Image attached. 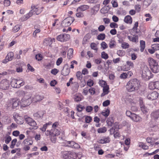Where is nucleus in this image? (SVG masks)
<instances>
[{
  "mask_svg": "<svg viewBox=\"0 0 159 159\" xmlns=\"http://www.w3.org/2000/svg\"><path fill=\"white\" fill-rule=\"evenodd\" d=\"M121 47L123 49L128 48L129 47V45L128 43L123 42L121 44Z\"/></svg>",
  "mask_w": 159,
  "mask_h": 159,
  "instance_id": "nucleus-43",
  "label": "nucleus"
},
{
  "mask_svg": "<svg viewBox=\"0 0 159 159\" xmlns=\"http://www.w3.org/2000/svg\"><path fill=\"white\" fill-rule=\"evenodd\" d=\"M70 71L69 68L64 67L61 71V74L63 75H67L70 73Z\"/></svg>",
  "mask_w": 159,
  "mask_h": 159,
  "instance_id": "nucleus-25",
  "label": "nucleus"
},
{
  "mask_svg": "<svg viewBox=\"0 0 159 159\" xmlns=\"http://www.w3.org/2000/svg\"><path fill=\"white\" fill-rule=\"evenodd\" d=\"M74 17H68L65 19L61 22V25L63 27H67L69 26L74 21Z\"/></svg>",
  "mask_w": 159,
  "mask_h": 159,
  "instance_id": "nucleus-6",
  "label": "nucleus"
},
{
  "mask_svg": "<svg viewBox=\"0 0 159 159\" xmlns=\"http://www.w3.org/2000/svg\"><path fill=\"white\" fill-rule=\"evenodd\" d=\"M152 49L155 50H159V44H154L152 45Z\"/></svg>",
  "mask_w": 159,
  "mask_h": 159,
  "instance_id": "nucleus-50",
  "label": "nucleus"
},
{
  "mask_svg": "<svg viewBox=\"0 0 159 159\" xmlns=\"http://www.w3.org/2000/svg\"><path fill=\"white\" fill-rule=\"evenodd\" d=\"M150 71L149 70L147 69L146 70H143V76L144 77L149 76L150 74Z\"/></svg>",
  "mask_w": 159,
  "mask_h": 159,
  "instance_id": "nucleus-35",
  "label": "nucleus"
},
{
  "mask_svg": "<svg viewBox=\"0 0 159 159\" xmlns=\"http://www.w3.org/2000/svg\"><path fill=\"white\" fill-rule=\"evenodd\" d=\"M82 73L80 71H78L76 73V76L78 79L79 80H81L82 79L83 76Z\"/></svg>",
  "mask_w": 159,
  "mask_h": 159,
  "instance_id": "nucleus-38",
  "label": "nucleus"
},
{
  "mask_svg": "<svg viewBox=\"0 0 159 159\" xmlns=\"http://www.w3.org/2000/svg\"><path fill=\"white\" fill-rule=\"evenodd\" d=\"M124 21L126 23L131 24L132 23V18L130 16L128 15L125 17Z\"/></svg>",
  "mask_w": 159,
  "mask_h": 159,
  "instance_id": "nucleus-24",
  "label": "nucleus"
},
{
  "mask_svg": "<svg viewBox=\"0 0 159 159\" xmlns=\"http://www.w3.org/2000/svg\"><path fill=\"white\" fill-rule=\"evenodd\" d=\"M92 120V118L90 116H87L85 118V122L87 123H89Z\"/></svg>",
  "mask_w": 159,
  "mask_h": 159,
  "instance_id": "nucleus-54",
  "label": "nucleus"
},
{
  "mask_svg": "<svg viewBox=\"0 0 159 159\" xmlns=\"http://www.w3.org/2000/svg\"><path fill=\"white\" fill-rule=\"evenodd\" d=\"M34 14L32 10H31L27 14L21 18V19L22 21L26 20L29 18L32 15Z\"/></svg>",
  "mask_w": 159,
  "mask_h": 159,
  "instance_id": "nucleus-18",
  "label": "nucleus"
},
{
  "mask_svg": "<svg viewBox=\"0 0 159 159\" xmlns=\"http://www.w3.org/2000/svg\"><path fill=\"white\" fill-rule=\"evenodd\" d=\"M60 133V131L56 128L52 129L50 130H47L45 132L47 136H57L59 135Z\"/></svg>",
  "mask_w": 159,
  "mask_h": 159,
  "instance_id": "nucleus-7",
  "label": "nucleus"
},
{
  "mask_svg": "<svg viewBox=\"0 0 159 159\" xmlns=\"http://www.w3.org/2000/svg\"><path fill=\"white\" fill-rule=\"evenodd\" d=\"M67 143L68 144V146L71 148H77L80 147L78 144L75 143L73 141H68Z\"/></svg>",
  "mask_w": 159,
  "mask_h": 159,
  "instance_id": "nucleus-15",
  "label": "nucleus"
},
{
  "mask_svg": "<svg viewBox=\"0 0 159 159\" xmlns=\"http://www.w3.org/2000/svg\"><path fill=\"white\" fill-rule=\"evenodd\" d=\"M89 6L88 5H84L79 7L76 10V11H84L89 9Z\"/></svg>",
  "mask_w": 159,
  "mask_h": 159,
  "instance_id": "nucleus-16",
  "label": "nucleus"
},
{
  "mask_svg": "<svg viewBox=\"0 0 159 159\" xmlns=\"http://www.w3.org/2000/svg\"><path fill=\"white\" fill-rule=\"evenodd\" d=\"M105 29V27L102 25H101L98 27V30L100 32L103 31Z\"/></svg>",
  "mask_w": 159,
  "mask_h": 159,
  "instance_id": "nucleus-64",
  "label": "nucleus"
},
{
  "mask_svg": "<svg viewBox=\"0 0 159 159\" xmlns=\"http://www.w3.org/2000/svg\"><path fill=\"white\" fill-rule=\"evenodd\" d=\"M110 141V138L108 136H103L98 141V142L101 144L108 143Z\"/></svg>",
  "mask_w": 159,
  "mask_h": 159,
  "instance_id": "nucleus-14",
  "label": "nucleus"
},
{
  "mask_svg": "<svg viewBox=\"0 0 159 159\" xmlns=\"http://www.w3.org/2000/svg\"><path fill=\"white\" fill-rule=\"evenodd\" d=\"M108 6H105L103 7L100 10L101 12L103 14L107 13L108 11V9H107Z\"/></svg>",
  "mask_w": 159,
  "mask_h": 159,
  "instance_id": "nucleus-33",
  "label": "nucleus"
},
{
  "mask_svg": "<svg viewBox=\"0 0 159 159\" xmlns=\"http://www.w3.org/2000/svg\"><path fill=\"white\" fill-rule=\"evenodd\" d=\"M107 122L109 126H111L113 124L114 120L112 117H109L107 119Z\"/></svg>",
  "mask_w": 159,
  "mask_h": 159,
  "instance_id": "nucleus-30",
  "label": "nucleus"
},
{
  "mask_svg": "<svg viewBox=\"0 0 159 159\" xmlns=\"http://www.w3.org/2000/svg\"><path fill=\"white\" fill-rule=\"evenodd\" d=\"M9 87V82L7 79L2 80L0 83V89L3 90H7Z\"/></svg>",
  "mask_w": 159,
  "mask_h": 159,
  "instance_id": "nucleus-8",
  "label": "nucleus"
},
{
  "mask_svg": "<svg viewBox=\"0 0 159 159\" xmlns=\"http://www.w3.org/2000/svg\"><path fill=\"white\" fill-rule=\"evenodd\" d=\"M78 12L76 14V16L78 18H82L84 16L83 13L80 11H77Z\"/></svg>",
  "mask_w": 159,
  "mask_h": 159,
  "instance_id": "nucleus-39",
  "label": "nucleus"
},
{
  "mask_svg": "<svg viewBox=\"0 0 159 159\" xmlns=\"http://www.w3.org/2000/svg\"><path fill=\"white\" fill-rule=\"evenodd\" d=\"M33 102L32 98L30 95H25L21 100L20 102L21 106L25 107L29 106Z\"/></svg>",
  "mask_w": 159,
  "mask_h": 159,
  "instance_id": "nucleus-3",
  "label": "nucleus"
},
{
  "mask_svg": "<svg viewBox=\"0 0 159 159\" xmlns=\"http://www.w3.org/2000/svg\"><path fill=\"white\" fill-rule=\"evenodd\" d=\"M13 117L14 120L18 124H21L23 122L21 120L22 117L19 116L18 114L16 113H14L13 114Z\"/></svg>",
  "mask_w": 159,
  "mask_h": 159,
  "instance_id": "nucleus-12",
  "label": "nucleus"
},
{
  "mask_svg": "<svg viewBox=\"0 0 159 159\" xmlns=\"http://www.w3.org/2000/svg\"><path fill=\"white\" fill-rule=\"evenodd\" d=\"M62 157L64 159H80V158L75 152L71 151H66L62 153Z\"/></svg>",
  "mask_w": 159,
  "mask_h": 159,
  "instance_id": "nucleus-2",
  "label": "nucleus"
},
{
  "mask_svg": "<svg viewBox=\"0 0 159 159\" xmlns=\"http://www.w3.org/2000/svg\"><path fill=\"white\" fill-rule=\"evenodd\" d=\"M103 91L104 93H106L108 94L109 92V87L108 85L106 86L105 87H103Z\"/></svg>",
  "mask_w": 159,
  "mask_h": 159,
  "instance_id": "nucleus-49",
  "label": "nucleus"
},
{
  "mask_svg": "<svg viewBox=\"0 0 159 159\" xmlns=\"http://www.w3.org/2000/svg\"><path fill=\"white\" fill-rule=\"evenodd\" d=\"M110 104V101L109 100H107L103 102L102 105L103 106L106 107L109 105Z\"/></svg>",
  "mask_w": 159,
  "mask_h": 159,
  "instance_id": "nucleus-61",
  "label": "nucleus"
},
{
  "mask_svg": "<svg viewBox=\"0 0 159 159\" xmlns=\"http://www.w3.org/2000/svg\"><path fill=\"white\" fill-rule=\"evenodd\" d=\"M85 107L84 106H81L80 105L77 106V110L79 112H81L83 109H84Z\"/></svg>",
  "mask_w": 159,
  "mask_h": 159,
  "instance_id": "nucleus-57",
  "label": "nucleus"
},
{
  "mask_svg": "<svg viewBox=\"0 0 159 159\" xmlns=\"http://www.w3.org/2000/svg\"><path fill=\"white\" fill-rule=\"evenodd\" d=\"M14 55L13 52H10L7 54V57H8L9 58L8 59L9 60L11 61L12 60L13 58Z\"/></svg>",
  "mask_w": 159,
  "mask_h": 159,
  "instance_id": "nucleus-37",
  "label": "nucleus"
},
{
  "mask_svg": "<svg viewBox=\"0 0 159 159\" xmlns=\"http://www.w3.org/2000/svg\"><path fill=\"white\" fill-rule=\"evenodd\" d=\"M140 85L139 81L136 79L130 80L127 84L126 88L129 92H132L137 90Z\"/></svg>",
  "mask_w": 159,
  "mask_h": 159,
  "instance_id": "nucleus-1",
  "label": "nucleus"
},
{
  "mask_svg": "<svg viewBox=\"0 0 159 159\" xmlns=\"http://www.w3.org/2000/svg\"><path fill=\"white\" fill-rule=\"evenodd\" d=\"M70 36L69 34H61L57 37V39L61 42H64L69 40Z\"/></svg>",
  "mask_w": 159,
  "mask_h": 159,
  "instance_id": "nucleus-9",
  "label": "nucleus"
},
{
  "mask_svg": "<svg viewBox=\"0 0 159 159\" xmlns=\"http://www.w3.org/2000/svg\"><path fill=\"white\" fill-rule=\"evenodd\" d=\"M19 105H21L19 100L17 99H11L8 101L7 103V106L8 107H11L13 109L16 108Z\"/></svg>",
  "mask_w": 159,
  "mask_h": 159,
  "instance_id": "nucleus-4",
  "label": "nucleus"
},
{
  "mask_svg": "<svg viewBox=\"0 0 159 159\" xmlns=\"http://www.w3.org/2000/svg\"><path fill=\"white\" fill-rule=\"evenodd\" d=\"M79 86L78 84L76 82L73 84L72 86V89L75 91H77L78 89Z\"/></svg>",
  "mask_w": 159,
  "mask_h": 159,
  "instance_id": "nucleus-41",
  "label": "nucleus"
},
{
  "mask_svg": "<svg viewBox=\"0 0 159 159\" xmlns=\"http://www.w3.org/2000/svg\"><path fill=\"white\" fill-rule=\"evenodd\" d=\"M24 82L20 80L12 79L11 82V85L14 88H19L24 84Z\"/></svg>",
  "mask_w": 159,
  "mask_h": 159,
  "instance_id": "nucleus-5",
  "label": "nucleus"
},
{
  "mask_svg": "<svg viewBox=\"0 0 159 159\" xmlns=\"http://www.w3.org/2000/svg\"><path fill=\"white\" fill-rule=\"evenodd\" d=\"M53 41H55L54 38H48L44 40V43H45L47 45L51 46Z\"/></svg>",
  "mask_w": 159,
  "mask_h": 159,
  "instance_id": "nucleus-20",
  "label": "nucleus"
},
{
  "mask_svg": "<svg viewBox=\"0 0 159 159\" xmlns=\"http://www.w3.org/2000/svg\"><path fill=\"white\" fill-rule=\"evenodd\" d=\"M140 51L141 52H143L145 47V41L143 40H141L140 41Z\"/></svg>",
  "mask_w": 159,
  "mask_h": 159,
  "instance_id": "nucleus-31",
  "label": "nucleus"
},
{
  "mask_svg": "<svg viewBox=\"0 0 159 159\" xmlns=\"http://www.w3.org/2000/svg\"><path fill=\"white\" fill-rule=\"evenodd\" d=\"M5 138V142L7 144L9 143L11 140V137L10 136H6Z\"/></svg>",
  "mask_w": 159,
  "mask_h": 159,
  "instance_id": "nucleus-51",
  "label": "nucleus"
},
{
  "mask_svg": "<svg viewBox=\"0 0 159 159\" xmlns=\"http://www.w3.org/2000/svg\"><path fill=\"white\" fill-rule=\"evenodd\" d=\"M106 35L104 34L101 33L99 34L97 37V39L99 40H103L105 38Z\"/></svg>",
  "mask_w": 159,
  "mask_h": 159,
  "instance_id": "nucleus-34",
  "label": "nucleus"
},
{
  "mask_svg": "<svg viewBox=\"0 0 159 159\" xmlns=\"http://www.w3.org/2000/svg\"><path fill=\"white\" fill-rule=\"evenodd\" d=\"M44 112L43 111H39L34 114V117L37 118L42 117L43 115Z\"/></svg>",
  "mask_w": 159,
  "mask_h": 159,
  "instance_id": "nucleus-26",
  "label": "nucleus"
},
{
  "mask_svg": "<svg viewBox=\"0 0 159 159\" xmlns=\"http://www.w3.org/2000/svg\"><path fill=\"white\" fill-rule=\"evenodd\" d=\"M11 3L10 1L9 0H5L4 1V4L5 6H9Z\"/></svg>",
  "mask_w": 159,
  "mask_h": 159,
  "instance_id": "nucleus-63",
  "label": "nucleus"
},
{
  "mask_svg": "<svg viewBox=\"0 0 159 159\" xmlns=\"http://www.w3.org/2000/svg\"><path fill=\"white\" fill-rule=\"evenodd\" d=\"M106 128L105 127L100 128L98 129V132L99 133H104L106 132Z\"/></svg>",
  "mask_w": 159,
  "mask_h": 159,
  "instance_id": "nucleus-40",
  "label": "nucleus"
},
{
  "mask_svg": "<svg viewBox=\"0 0 159 159\" xmlns=\"http://www.w3.org/2000/svg\"><path fill=\"white\" fill-rule=\"evenodd\" d=\"M110 26L111 28H117L118 26L117 24L114 22L111 23L110 24Z\"/></svg>",
  "mask_w": 159,
  "mask_h": 159,
  "instance_id": "nucleus-62",
  "label": "nucleus"
},
{
  "mask_svg": "<svg viewBox=\"0 0 159 159\" xmlns=\"http://www.w3.org/2000/svg\"><path fill=\"white\" fill-rule=\"evenodd\" d=\"M25 119L26 121L28 124L34 127L33 128L37 129L38 128L36 122L32 118L29 117L25 118Z\"/></svg>",
  "mask_w": 159,
  "mask_h": 159,
  "instance_id": "nucleus-10",
  "label": "nucleus"
},
{
  "mask_svg": "<svg viewBox=\"0 0 159 159\" xmlns=\"http://www.w3.org/2000/svg\"><path fill=\"white\" fill-rule=\"evenodd\" d=\"M101 47L102 48L104 49L107 48L108 47L107 44L105 42H102L101 43Z\"/></svg>",
  "mask_w": 159,
  "mask_h": 159,
  "instance_id": "nucleus-55",
  "label": "nucleus"
},
{
  "mask_svg": "<svg viewBox=\"0 0 159 159\" xmlns=\"http://www.w3.org/2000/svg\"><path fill=\"white\" fill-rule=\"evenodd\" d=\"M116 46V42L114 39H111L109 44V46L111 48H113Z\"/></svg>",
  "mask_w": 159,
  "mask_h": 159,
  "instance_id": "nucleus-32",
  "label": "nucleus"
},
{
  "mask_svg": "<svg viewBox=\"0 0 159 159\" xmlns=\"http://www.w3.org/2000/svg\"><path fill=\"white\" fill-rule=\"evenodd\" d=\"M20 29V25H17L15 26L12 30V32L15 33L17 32Z\"/></svg>",
  "mask_w": 159,
  "mask_h": 159,
  "instance_id": "nucleus-44",
  "label": "nucleus"
},
{
  "mask_svg": "<svg viewBox=\"0 0 159 159\" xmlns=\"http://www.w3.org/2000/svg\"><path fill=\"white\" fill-rule=\"evenodd\" d=\"M132 120L135 122H140L142 118L139 116L133 113L132 115L131 118Z\"/></svg>",
  "mask_w": 159,
  "mask_h": 159,
  "instance_id": "nucleus-19",
  "label": "nucleus"
},
{
  "mask_svg": "<svg viewBox=\"0 0 159 159\" xmlns=\"http://www.w3.org/2000/svg\"><path fill=\"white\" fill-rule=\"evenodd\" d=\"M35 57L36 59L39 61L41 60L43 58L42 56L40 54H38L36 55Z\"/></svg>",
  "mask_w": 159,
  "mask_h": 159,
  "instance_id": "nucleus-52",
  "label": "nucleus"
},
{
  "mask_svg": "<svg viewBox=\"0 0 159 159\" xmlns=\"http://www.w3.org/2000/svg\"><path fill=\"white\" fill-rule=\"evenodd\" d=\"M117 55L120 57H122L124 55L125 53L124 51L122 50L118 51L117 52Z\"/></svg>",
  "mask_w": 159,
  "mask_h": 159,
  "instance_id": "nucleus-53",
  "label": "nucleus"
},
{
  "mask_svg": "<svg viewBox=\"0 0 159 159\" xmlns=\"http://www.w3.org/2000/svg\"><path fill=\"white\" fill-rule=\"evenodd\" d=\"M110 111L109 109H107L102 112V114L105 117H107L109 115Z\"/></svg>",
  "mask_w": 159,
  "mask_h": 159,
  "instance_id": "nucleus-29",
  "label": "nucleus"
},
{
  "mask_svg": "<svg viewBox=\"0 0 159 159\" xmlns=\"http://www.w3.org/2000/svg\"><path fill=\"white\" fill-rule=\"evenodd\" d=\"M151 117L154 120L158 118L159 117V110L152 112L151 114Z\"/></svg>",
  "mask_w": 159,
  "mask_h": 159,
  "instance_id": "nucleus-22",
  "label": "nucleus"
},
{
  "mask_svg": "<svg viewBox=\"0 0 159 159\" xmlns=\"http://www.w3.org/2000/svg\"><path fill=\"white\" fill-rule=\"evenodd\" d=\"M33 143V141L29 139H25L23 142V144L24 146H29L32 145Z\"/></svg>",
  "mask_w": 159,
  "mask_h": 159,
  "instance_id": "nucleus-27",
  "label": "nucleus"
},
{
  "mask_svg": "<svg viewBox=\"0 0 159 159\" xmlns=\"http://www.w3.org/2000/svg\"><path fill=\"white\" fill-rule=\"evenodd\" d=\"M128 39L131 41L136 43L138 42L139 37L138 35L128 36Z\"/></svg>",
  "mask_w": 159,
  "mask_h": 159,
  "instance_id": "nucleus-17",
  "label": "nucleus"
},
{
  "mask_svg": "<svg viewBox=\"0 0 159 159\" xmlns=\"http://www.w3.org/2000/svg\"><path fill=\"white\" fill-rule=\"evenodd\" d=\"M149 88L150 89L153 90L156 89L155 82H151L149 84Z\"/></svg>",
  "mask_w": 159,
  "mask_h": 159,
  "instance_id": "nucleus-36",
  "label": "nucleus"
},
{
  "mask_svg": "<svg viewBox=\"0 0 159 159\" xmlns=\"http://www.w3.org/2000/svg\"><path fill=\"white\" fill-rule=\"evenodd\" d=\"M31 9V10L33 11L34 14H36V15H39L41 12V10L39 9L38 8L36 7L34 5L32 6Z\"/></svg>",
  "mask_w": 159,
  "mask_h": 159,
  "instance_id": "nucleus-23",
  "label": "nucleus"
},
{
  "mask_svg": "<svg viewBox=\"0 0 159 159\" xmlns=\"http://www.w3.org/2000/svg\"><path fill=\"white\" fill-rule=\"evenodd\" d=\"M100 85L102 87H103L107 86V83L106 81L103 80H100L99 82Z\"/></svg>",
  "mask_w": 159,
  "mask_h": 159,
  "instance_id": "nucleus-47",
  "label": "nucleus"
},
{
  "mask_svg": "<svg viewBox=\"0 0 159 159\" xmlns=\"http://www.w3.org/2000/svg\"><path fill=\"white\" fill-rule=\"evenodd\" d=\"M152 72L154 73H157L159 72V66L155 65L150 67Z\"/></svg>",
  "mask_w": 159,
  "mask_h": 159,
  "instance_id": "nucleus-28",
  "label": "nucleus"
},
{
  "mask_svg": "<svg viewBox=\"0 0 159 159\" xmlns=\"http://www.w3.org/2000/svg\"><path fill=\"white\" fill-rule=\"evenodd\" d=\"M93 110V107L91 106H87L86 108V111L88 112H90Z\"/></svg>",
  "mask_w": 159,
  "mask_h": 159,
  "instance_id": "nucleus-58",
  "label": "nucleus"
},
{
  "mask_svg": "<svg viewBox=\"0 0 159 159\" xmlns=\"http://www.w3.org/2000/svg\"><path fill=\"white\" fill-rule=\"evenodd\" d=\"M74 100L75 101L78 102L81 100V98L78 95H76L74 96Z\"/></svg>",
  "mask_w": 159,
  "mask_h": 159,
  "instance_id": "nucleus-46",
  "label": "nucleus"
},
{
  "mask_svg": "<svg viewBox=\"0 0 159 159\" xmlns=\"http://www.w3.org/2000/svg\"><path fill=\"white\" fill-rule=\"evenodd\" d=\"M126 64L130 67L133 68L134 67V64L131 61H126Z\"/></svg>",
  "mask_w": 159,
  "mask_h": 159,
  "instance_id": "nucleus-56",
  "label": "nucleus"
},
{
  "mask_svg": "<svg viewBox=\"0 0 159 159\" xmlns=\"http://www.w3.org/2000/svg\"><path fill=\"white\" fill-rule=\"evenodd\" d=\"M91 48L96 51V52L97 51L98 48L97 47L96 44L94 43H92L90 45Z\"/></svg>",
  "mask_w": 159,
  "mask_h": 159,
  "instance_id": "nucleus-48",
  "label": "nucleus"
},
{
  "mask_svg": "<svg viewBox=\"0 0 159 159\" xmlns=\"http://www.w3.org/2000/svg\"><path fill=\"white\" fill-rule=\"evenodd\" d=\"M148 61L150 67L158 65V63L156 62V61L151 57H149L148 58Z\"/></svg>",
  "mask_w": 159,
  "mask_h": 159,
  "instance_id": "nucleus-21",
  "label": "nucleus"
},
{
  "mask_svg": "<svg viewBox=\"0 0 159 159\" xmlns=\"http://www.w3.org/2000/svg\"><path fill=\"white\" fill-rule=\"evenodd\" d=\"M44 98V96L43 95L37 94L35 95L32 98L33 102H37L41 101Z\"/></svg>",
  "mask_w": 159,
  "mask_h": 159,
  "instance_id": "nucleus-13",
  "label": "nucleus"
},
{
  "mask_svg": "<svg viewBox=\"0 0 159 159\" xmlns=\"http://www.w3.org/2000/svg\"><path fill=\"white\" fill-rule=\"evenodd\" d=\"M101 57L102 58L105 59H107L108 58V54L105 52H102L101 53Z\"/></svg>",
  "mask_w": 159,
  "mask_h": 159,
  "instance_id": "nucleus-45",
  "label": "nucleus"
},
{
  "mask_svg": "<svg viewBox=\"0 0 159 159\" xmlns=\"http://www.w3.org/2000/svg\"><path fill=\"white\" fill-rule=\"evenodd\" d=\"M158 96V93L156 91H154L148 94L147 96V98L150 100H153L156 99Z\"/></svg>",
  "mask_w": 159,
  "mask_h": 159,
  "instance_id": "nucleus-11",
  "label": "nucleus"
},
{
  "mask_svg": "<svg viewBox=\"0 0 159 159\" xmlns=\"http://www.w3.org/2000/svg\"><path fill=\"white\" fill-rule=\"evenodd\" d=\"M62 60L63 59L62 57L58 58L56 61V65L57 66H59L62 62Z\"/></svg>",
  "mask_w": 159,
  "mask_h": 159,
  "instance_id": "nucleus-59",
  "label": "nucleus"
},
{
  "mask_svg": "<svg viewBox=\"0 0 159 159\" xmlns=\"http://www.w3.org/2000/svg\"><path fill=\"white\" fill-rule=\"evenodd\" d=\"M73 49L72 48H70L68 52V55H69L70 57H71L73 53Z\"/></svg>",
  "mask_w": 159,
  "mask_h": 159,
  "instance_id": "nucleus-60",
  "label": "nucleus"
},
{
  "mask_svg": "<svg viewBox=\"0 0 159 159\" xmlns=\"http://www.w3.org/2000/svg\"><path fill=\"white\" fill-rule=\"evenodd\" d=\"M17 141V139H14L11 141V144L10 146L11 148L12 149L14 148V146L16 145Z\"/></svg>",
  "mask_w": 159,
  "mask_h": 159,
  "instance_id": "nucleus-42",
  "label": "nucleus"
}]
</instances>
